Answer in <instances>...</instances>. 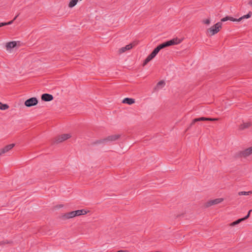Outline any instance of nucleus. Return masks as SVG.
<instances>
[{
    "label": "nucleus",
    "instance_id": "nucleus-5",
    "mask_svg": "<svg viewBox=\"0 0 252 252\" xmlns=\"http://www.w3.org/2000/svg\"><path fill=\"white\" fill-rule=\"evenodd\" d=\"M182 41V40L178 39L177 38H173L171 40H168L165 42L162 43V45H163L164 48L166 47L170 46L173 45H176L179 44Z\"/></svg>",
    "mask_w": 252,
    "mask_h": 252
},
{
    "label": "nucleus",
    "instance_id": "nucleus-18",
    "mask_svg": "<svg viewBox=\"0 0 252 252\" xmlns=\"http://www.w3.org/2000/svg\"><path fill=\"white\" fill-rule=\"evenodd\" d=\"M247 219H248V216L247 217H244V218H243L241 219H239L236 220V221L233 222L232 223H231V225L234 226L235 225H236V224L239 223L240 222H241V221L247 220Z\"/></svg>",
    "mask_w": 252,
    "mask_h": 252
},
{
    "label": "nucleus",
    "instance_id": "nucleus-27",
    "mask_svg": "<svg viewBox=\"0 0 252 252\" xmlns=\"http://www.w3.org/2000/svg\"><path fill=\"white\" fill-rule=\"evenodd\" d=\"M165 82L163 81H160L158 82L157 85V87L159 88L160 86L164 85Z\"/></svg>",
    "mask_w": 252,
    "mask_h": 252
},
{
    "label": "nucleus",
    "instance_id": "nucleus-1",
    "mask_svg": "<svg viewBox=\"0 0 252 252\" xmlns=\"http://www.w3.org/2000/svg\"><path fill=\"white\" fill-rule=\"evenodd\" d=\"M221 22H218L210 28L208 29L207 31V32L209 34L210 36H212L220 31V29L221 28Z\"/></svg>",
    "mask_w": 252,
    "mask_h": 252
},
{
    "label": "nucleus",
    "instance_id": "nucleus-17",
    "mask_svg": "<svg viewBox=\"0 0 252 252\" xmlns=\"http://www.w3.org/2000/svg\"><path fill=\"white\" fill-rule=\"evenodd\" d=\"M64 217L66 219H71V218L76 217V216L75 215V212H74V211H71V212H70L69 213L65 214L64 215Z\"/></svg>",
    "mask_w": 252,
    "mask_h": 252
},
{
    "label": "nucleus",
    "instance_id": "nucleus-9",
    "mask_svg": "<svg viewBox=\"0 0 252 252\" xmlns=\"http://www.w3.org/2000/svg\"><path fill=\"white\" fill-rule=\"evenodd\" d=\"M252 154V146L249 147L245 150L240 151L239 153V156L240 157H247Z\"/></svg>",
    "mask_w": 252,
    "mask_h": 252
},
{
    "label": "nucleus",
    "instance_id": "nucleus-24",
    "mask_svg": "<svg viewBox=\"0 0 252 252\" xmlns=\"http://www.w3.org/2000/svg\"><path fill=\"white\" fill-rule=\"evenodd\" d=\"M103 143H106L105 138L96 140L92 144L93 145L100 144H102Z\"/></svg>",
    "mask_w": 252,
    "mask_h": 252
},
{
    "label": "nucleus",
    "instance_id": "nucleus-14",
    "mask_svg": "<svg viewBox=\"0 0 252 252\" xmlns=\"http://www.w3.org/2000/svg\"><path fill=\"white\" fill-rule=\"evenodd\" d=\"M134 102H135L134 99L131 98H128V97L124 98L122 101V102L124 103L128 104L129 105H131V104L134 103Z\"/></svg>",
    "mask_w": 252,
    "mask_h": 252
},
{
    "label": "nucleus",
    "instance_id": "nucleus-3",
    "mask_svg": "<svg viewBox=\"0 0 252 252\" xmlns=\"http://www.w3.org/2000/svg\"><path fill=\"white\" fill-rule=\"evenodd\" d=\"M217 120L218 119L216 118H210L206 117H200L198 118H195L192 120L191 123L190 124L189 126L187 128L186 131L189 130L192 127V126L193 125H194L195 123H196V122L205 121H214Z\"/></svg>",
    "mask_w": 252,
    "mask_h": 252
},
{
    "label": "nucleus",
    "instance_id": "nucleus-13",
    "mask_svg": "<svg viewBox=\"0 0 252 252\" xmlns=\"http://www.w3.org/2000/svg\"><path fill=\"white\" fill-rule=\"evenodd\" d=\"M134 45H133L132 43H130L126 45L125 47H122L119 50L120 53H123L125 52L126 50H128L131 49Z\"/></svg>",
    "mask_w": 252,
    "mask_h": 252
},
{
    "label": "nucleus",
    "instance_id": "nucleus-26",
    "mask_svg": "<svg viewBox=\"0 0 252 252\" xmlns=\"http://www.w3.org/2000/svg\"><path fill=\"white\" fill-rule=\"evenodd\" d=\"M12 243V242L10 241H8L7 240H3V241L0 242V246H2L3 245L7 244H11Z\"/></svg>",
    "mask_w": 252,
    "mask_h": 252
},
{
    "label": "nucleus",
    "instance_id": "nucleus-25",
    "mask_svg": "<svg viewBox=\"0 0 252 252\" xmlns=\"http://www.w3.org/2000/svg\"><path fill=\"white\" fill-rule=\"evenodd\" d=\"M252 194V191H240L238 192L239 195H248Z\"/></svg>",
    "mask_w": 252,
    "mask_h": 252
},
{
    "label": "nucleus",
    "instance_id": "nucleus-16",
    "mask_svg": "<svg viewBox=\"0 0 252 252\" xmlns=\"http://www.w3.org/2000/svg\"><path fill=\"white\" fill-rule=\"evenodd\" d=\"M74 212H75V215L76 216H79L82 215H85L87 213V211L84 209L74 211Z\"/></svg>",
    "mask_w": 252,
    "mask_h": 252
},
{
    "label": "nucleus",
    "instance_id": "nucleus-29",
    "mask_svg": "<svg viewBox=\"0 0 252 252\" xmlns=\"http://www.w3.org/2000/svg\"><path fill=\"white\" fill-rule=\"evenodd\" d=\"M150 56L153 57V58H155L156 56L157 55L156 53H155L154 52L152 51V52L150 54Z\"/></svg>",
    "mask_w": 252,
    "mask_h": 252
},
{
    "label": "nucleus",
    "instance_id": "nucleus-19",
    "mask_svg": "<svg viewBox=\"0 0 252 252\" xmlns=\"http://www.w3.org/2000/svg\"><path fill=\"white\" fill-rule=\"evenodd\" d=\"M163 48H164L163 47V45L161 43V44H159V45H158L156 48H155L153 51L154 52L157 54H158V53L159 52V51L161 49H163Z\"/></svg>",
    "mask_w": 252,
    "mask_h": 252
},
{
    "label": "nucleus",
    "instance_id": "nucleus-22",
    "mask_svg": "<svg viewBox=\"0 0 252 252\" xmlns=\"http://www.w3.org/2000/svg\"><path fill=\"white\" fill-rule=\"evenodd\" d=\"M9 108V106L7 104H3L0 102V109L2 110H5Z\"/></svg>",
    "mask_w": 252,
    "mask_h": 252
},
{
    "label": "nucleus",
    "instance_id": "nucleus-6",
    "mask_svg": "<svg viewBox=\"0 0 252 252\" xmlns=\"http://www.w3.org/2000/svg\"><path fill=\"white\" fill-rule=\"evenodd\" d=\"M223 201V198H216L215 199L210 200L205 203V206L207 208L209 207L212 205L218 204L222 202Z\"/></svg>",
    "mask_w": 252,
    "mask_h": 252
},
{
    "label": "nucleus",
    "instance_id": "nucleus-20",
    "mask_svg": "<svg viewBox=\"0 0 252 252\" xmlns=\"http://www.w3.org/2000/svg\"><path fill=\"white\" fill-rule=\"evenodd\" d=\"M16 20V16H15L13 19V20L12 21H10L8 22H2V23H0V28L3 27V26H6V25H10L11 24L13 21L15 20Z\"/></svg>",
    "mask_w": 252,
    "mask_h": 252
},
{
    "label": "nucleus",
    "instance_id": "nucleus-15",
    "mask_svg": "<svg viewBox=\"0 0 252 252\" xmlns=\"http://www.w3.org/2000/svg\"><path fill=\"white\" fill-rule=\"evenodd\" d=\"M251 123L250 122L244 123L239 126V129L241 130H244L246 128L249 127L251 126Z\"/></svg>",
    "mask_w": 252,
    "mask_h": 252
},
{
    "label": "nucleus",
    "instance_id": "nucleus-2",
    "mask_svg": "<svg viewBox=\"0 0 252 252\" xmlns=\"http://www.w3.org/2000/svg\"><path fill=\"white\" fill-rule=\"evenodd\" d=\"M251 16H252V12L251 11H250L247 15H244L243 16L240 17L239 19H236L232 17H230V16H226L221 19V22H225L227 20H230V21H233V22H235V21L239 22L243 19L250 18L251 17Z\"/></svg>",
    "mask_w": 252,
    "mask_h": 252
},
{
    "label": "nucleus",
    "instance_id": "nucleus-32",
    "mask_svg": "<svg viewBox=\"0 0 252 252\" xmlns=\"http://www.w3.org/2000/svg\"><path fill=\"white\" fill-rule=\"evenodd\" d=\"M249 4H250L251 6H252V0H250Z\"/></svg>",
    "mask_w": 252,
    "mask_h": 252
},
{
    "label": "nucleus",
    "instance_id": "nucleus-10",
    "mask_svg": "<svg viewBox=\"0 0 252 252\" xmlns=\"http://www.w3.org/2000/svg\"><path fill=\"white\" fill-rule=\"evenodd\" d=\"M121 136V135L120 134H114L108 136L105 138V142L107 143L115 141L120 138Z\"/></svg>",
    "mask_w": 252,
    "mask_h": 252
},
{
    "label": "nucleus",
    "instance_id": "nucleus-23",
    "mask_svg": "<svg viewBox=\"0 0 252 252\" xmlns=\"http://www.w3.org/2000/svg\"><path fill=\"white\" fill-rule=\"evenodd\" d=\"M78 1V0H71L69 3L68 6L70 8L74 7Z\"/></svg>",
    "mask_w": 252,
    "mask_h": 252
},
{
    "label": "nucleus",
    "instance_id": "nucleus-4",
    "mask_svg": "<svg viewBox=\"0 0 252 252\" xmlns=\"http://www.w3.org/2000/svg\"><path fill=\"white\" fill-rule=\"evenodd\" d=\"M71 135L70 133L63 134L57 136L54 139L53 143L58 144L64 141L65 140L70 138Z\"/></svg>",
    "mask_w": 252,
    "mask_h": 252
},
{
    "label": "nucleus",
    "instance_id": "nucleus-31",
    "mask_svg": "<svg viewBox=\"0 0 252 252\" xmlns=\"http://www.w3.org/2000/svg\"><path fill=\"white\" fill-rule=\"evenodd\" d=\"M252 211V210H250L249 212H248V213L247 214V215L246 216H245V217H247L248 216V218H249L250 217V213Z\"/></svg>",
    "mask_w": 252,
    "mask_h": 252
},
{
    "label": "nucleus",
    "instance_id": "nucleus-11",
    "mask_svg": "<svg viewBox=\"0 0 252 252\" xmlns=\"http://www.w3.org/2000/svg\"><path fill=\"white\" fill-rule=\"evenodd\" d=\"M16 47V41H10L6 43L5 48L6 50L9 52H11L12 49Z\"/></svg>",
    "mask_w": 252,
    "mask_h": 252
},
{
    "label": "nucleus",
    "instance_id": "nucleus-30",
    "mask_svg": "<svg viewBox=\"0 0 252 252\" xmlns=\"http://www.w3.org/2000/svg\"><path fill=\"white\" fill-rule=\"evenodd\" d=\"M23 44L20 41H17V47L21 46Z\"/></svg>",
    "mask_w": 252,
    "mask_h": 252
},
{
    "label": "nucleus",
    "instance_id": "nucleus-7",
    "mask_svg": "<svg viewBox=\"0 0 252 252\" xmlns=\"http://www.w3.org/2000/svg\"><path fill=\"white\" fill-rule=\"evenodd\" d=\"M38 103V100L36 97H31L26 100L25 105L27 107H32L36 105Z\"/></svg>",
    "mask_w": 252,
    "mask_h": 252
},
{
    "label": "nucleus",
    "instance_id": "nucleus-12",
    "mask_svg": "<svg viewBox=\"0 0 252 252\" xmlns=\"http://www.w3.org/2000/svg\"><path fill=\"white\" fill-rule=\"evenodd\" d=\"M54 97L52 94H43L41 95V99L44 101H50Z\"/></svg>",
    "mask_w": 252,
    "mask_h": 252
},
{
    "label": "nucleus",
    "instance_id": "nucleus-28",
    "mask_svg": "<svg viewBox=\"0 0 252 252\" xmlns=\"http://www.w3.org/2000/svg\"><path fill=\"white\" fill-rule=\"evenodd\" d=\"M203 23L206 25H209L210 24V20L209 19L204 20L203 21Z\"/></svg>",
    "mask_w": 252,
    "mask_h": 252
},
{
    "label": "nucleus",
    "instance_id": "nucleus-8",
    "mask_svg": "<svg viewBox=\"0 0 252 252\" xmlns=\"http://www.w3.org/2000/svg\"><path fill=\"white\" fill-rule=\"evenodd\" d=\"M15 144L12 143L5 146L3 148L0 149V156H2L4 154L9 152L11 150L14 146Z\"/></svg>",
    "mask_w": 252,
    "mask_h": 252
},
{
    "label": "nucleus",
    "instance_id": "nucleus-21",
    "mask_svg": "<svg viewBox=\"0 0 252 252\" xmlns=\"http://www.w3.org/2000/svg\"><path fill=\"white\" fill-rule=\"evenodd\" d=\"M153 57H152L150 55H149L146 59L144 60L143 63V66L146 65L151 60L153 59Z\"/></svg>",
    "mask_w": 252,
    "mask_h": 252
}]
</instances>
